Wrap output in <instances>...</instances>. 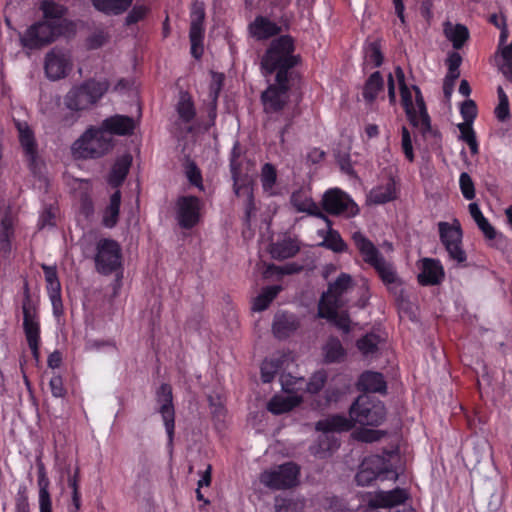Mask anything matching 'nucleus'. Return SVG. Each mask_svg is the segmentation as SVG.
<instances>
[{"instance_id":"1","label":"nucleus","mask_w":512,"mask_h":512,"mask_svg":"<svg viewBox=\"0 0 512 512\" xmlns=\"http://www.w3.org/2000/svg\"><path fill=\"white\" fill-rule=\"evenodd\" d=\"M295 49V40L291 35H280L273 39L260 61L262 74L268 77L284 73L285 77L293 78V68L301 62Z\"/></svg>"},{"instance_id":"2","label":"nucleus","mask_w":512,"mask_h":512,"mask_svg":"<svg viewBox=\"0 0 512 512\" xmlns=\"http://www.w3.org/2000/svg\"><path fill=\"white\" fill-rule=\"evenodd\" d=\"M395 76L399 85L401 105L408 121L413 127H420L422 133L429 132L431 120L420 88L416 85H412L411 88L407 86L404 71L400 66L395 68Z\"/></svg>"},{"instance_id":"3","label":"nucleus","mask_w":512,"mask_h":512,"mask_svg":"<svg viewBox=\"0 0 512 512\" xmlns=\"http://www.w3.org/2000/svg\"><path fill=\"white\" fill-rule=\"evenodd\" d=\"M351 239L364 263L372 267L381 281L388 285L397 281V272L392 262L387 261L376 245L362 232L356 231Z\"/></svg>"},{"instance_id":"4","label":"nucleus","mask_w":512,"mask_h":512,"mask_svg":"<svg viewBox=\"0 0 512 512\" xmlns=\"http://www.w3.org/2000/svg\"><path fill=\"white\" fill-rule=\"evenodd\" d=\"M116 142L108 138L98 126H89L73 143L72 152L79 159H99L109 154Z\"/></svg>"},{"instance_id":"5","label":"nucleus","mask_w":512,"mask_h":512,"mask_svg":"<svg viewBox=\"0 0 512 512\" xmlns=\"http://www.w3.org/2000/svg\"><path fill=\"white\" fill-rule=\"evenodd\" d=\"M392 451H384L383 455H370L362 461L355 481L359 486H369L374 480H395L397 472L393 467Z\"/></svg>"},{"instance_id":"6","label":"nucleus","mask_w":512,"mask_h":512,"mask_svg":"<svg viewBox=\"0 0 512 512\" xmlns=\"http://www.w3.org/2000/svg\"><path fill=\"white\" fill-rule=\"evenodd\" d=\"M108 90L106 81L89 80L79 86L72 87L64 96V105L71 112L89 109Z\"/></svg>"},{"instance_id":"7","label":"nucleus","mask_w":512,"mask_h":512,"mask_svg":"<svg viewBox=\"0 0 512 512\" xmlns=\"http://www.w3.org/2000/svg\"><path fill=\"white\" fill-rule=\"evenodd\" d=\"M349 413L355 424L377 427L386 418V407L377 397L361 394L351 404Z\"/></svg>"},{"instance_id":"8","label":"nucleus","mask_w":512,"mask_h":512,"mask_svg":"<svg viewBox=\"0 0 512 512\" xmlns=\"http://www.w3.org/2000/svg\"><path fill=\"white\" fill-rule=\"evenodd\" d=\"M292 80L293 78L285 77L284 73L275 75L274 82L270 83L260 96L265 114L280 113L288 105Z\"/></svg>"},{"instance_id":"9","label":"nucleus","mask_w":512,"mask_h":512,"mask_svg":"<svg viewBox=\"0 0 512 512\" xmlns=\"http://www.w3.org/2000/svg\"><path fill=\"white\" fill-rule=\"evenodd\" d=\"M439 239L448 253L449 259L462 265L467 261V254L463 248V230L460 222L454 219L452 223L441 221L437 224Z\"/></svg>"},{"instance_id":"10","label":"nucleus","mask_w":512,"mask_h":512,"mask_svg":"<svg viewBox=\"0 0 512 512\" xmlns=\"http://www.w3.org/2000/svg\"><path fill=\"white\" fill-rule=\"evenodd\" d=\"M300 467L289 461L260 474V482L271 490H286L295 487L299 482Z\"/></svg>"},{"instance_id":"11","label":"nucleus","mask_w":512,"mask_h":512,"mask_svg":"<svg viewBox=\"0 0 512 512\" xmlns=\"http://www.w3.org/2000/svg\"><path fill=\"white\" fill-rule=\"evenodd\" d=\"M155 400L158 405L157 411L161 416L167 434V446L172 450L175 434V407L172 386L168 383H162L156 390Z\"/></svg>"},{"instance_id":"12","label":"nucleus","mask_w":512,"mask_h":512,"mask_svg":"<svg viewBox=\"0 0 512 512\" xmlns=\"http://www.w3.org/2000/svg\"><path fill=\"white\" fill-rule=\"evenodd\" d=\"M60 33L61 29L55 22L40 21L20 34V43L25 48L38 49L53 42Z\"/></svg>"},{"instance_id":"13","label":"nucleus","mask_w":512,"mask_h":512,"mask_svg":"<svg viewBox=\"0 0 512 512\" xmlns=\"http://www.w3.org/2000/svg\"><path fill=\"white\" fill-rule=\"evenodd\" d=\"M94 257L96 270L104 275L116 271L121 266V249L112 239H100L96 244Z\"/></svg>"},{"instance_id":"14","label":"nucleus","mask_w":512,"mask_h":512,"mask_svg":"<svg viewBox=\"0 0 512 512\" xmlns=\"http://www.w3.org/2000/svg\"><path fill=\"white\" fill-rule=\"evenodd\" d=\"M322 207L325 212L335 216L354 217L359 212L357 204L339 188L329 189L325 192Z\"/></svg>"},{"instance_id":"15","label":"nucleus","mask_w":512,"mask_h":512,"mask_svg":"<svg viewBox=\"0 0 512 512\" xmlns=\"http://www.w3.org/2000/svg\"><path fill=\"white\" fill-rule=\"evenodd\" d=\"M202 201L197 196H179L175 203L176 220L180 228L190 230L201 220Z\"/></svg>"},{"instance_id":"16","label":"nucleus","mask_w":512,"mask_h":512,"mask_svg":"<svg viewBox=\"0 0 512 512\" xmlns=\"http://www.w3.org/2000/svg\"><path fill=\"white\" fill-rule=\"evenodd\" d=\"M72 68L69 54L61 49L54 48L45 56L44 69L51 80L64 78Z\"/></svg>"},{"instance_id":"17","label":"nucleus","mask_w":512,"mask_h":512,"mask_svg":"<svg viewBox=\"0 0 512 512\" xmlns=\"http://www.w3.org/2000/svg\"><path fill=\"white\" fill-rule=\"evenodd\" d=\"M23 328L27 343L32 351L34 359L38 362L39 353V340H40V325L37 319L35 309L29 304H23Z\"/></svg>"},{"instance_id":"18","label":"nucleus","mask_w":512,"mask_h":512,"mask_svg":"<svg viewBox=\"0 0 512 512\" xmlns=\"http://www.w3.org/2000/svg\"><path fill=\"white\" fill-rule=\"evenodd\" d=\"M300 328L297 315L287 311H278L273 319L272 332L275 338L285 340Z\"/></svg>"},{"instance_id":"19","label":"nucleus","mask_w":512,"mask_h":512,"mask_svg":"<svg viewBox=\"0 0 512 512\" xmlns=\"http://www.w3.org/2000/svg\"><path fill=\"white\" fill-rule=\"evenodd\" d=\"M420 269L417 280L422 286L439 285L444 280L445 271L439 259L423 258Z\"/></svg>"},{"instance_id":"20","label":"nucleus","mask_w":512,"mask_h":512,"mask_svg":"<svg viewBox=\"0 0 512 512\" xmlns=\"http://www.w3.org/2000/svg\"><path fill=\"white\" fill-rule=\"evenodd\" d=\"M251 37L258 41L268 40L274 36H280L281 26L266 16L258 15L248 26Z\"/></svg>"},{"instance_id":"21","label":"nucleus","mask_w":512,"mask_h":512,"mask_svg":"<svg viewBox=\"0 0 512 512\" xmlns=\"http://www.w3.org/2000/svg\"><path fill=\"white\" fill-rule=\"evenodd\" d=\"M356 387L359 391L364 392L363 394L368 392L386 393L387 383L380 372L365 371L359 376Z\"/></svg>"},{"instance_id":"22","label":"nucleus","mask_w":512,"mask_h":512,"mask_svg":"<svg viewBox=\"0 0 512 512\" xmlns=\"http://www.w3.org/2000/svg\"><path fill=\"white\" fill-rule=\"evenodd\" d=\"M397 183L393 176H389L385 183H381L371 189L369 193V200L373 204H385L397 198Z\"/></svg>"},{"instance_id":"23","label":"nucleus","mask_w":512,"mask_h":512,"mask_svg":"<svg viewBox=\"0 0 512 512\" xmlns=\"http://www.w3.org/2000/svg\"><path fill=\"white\" fill-rule=\"evenodd\" d=\"M355 426V421L352 420L350 415L346 417L341 414H336L328 419L318 421L316 423V430L323 433L346 432Z\"/></svg>"},{"instance_id":"24","label":"nucleus","mask_w":512,"mask_h":512,"mask_svg":"<svg viewBox=\"0 0 512 512\" xmlns=\"http://www.w3.org/2000/svg\"><path fill=\"white\" fill-rule=\"evenodd\" d=\"M98 127L103 133H107L111 140H115V136H126L128 134V116L116 114L107 117Z\"/></svg>"},{"instance_id":"25","label":"nucleus","mask_w":512,"mask_h":512,"mask_svg":"<svg viewBox=\"0 0 512 512\" xmlns=\"http://www.w3.org/2000/svg\"><path fill=\"white\" fill-rule=\"evenodd\" d=\"M130 92H132V87L130 86ZM142 116V107L139 101V97L137 94L132 95L130 93V145L133 144V150L137 153L140 151V138L139 135L135 132L139 120Z\"/></svg>"},{"instance_id":"26","label":"nucleus","mask_w":512,"mask_h":512,"mask_svg":"<svg viewBox=\"0 0 512 512\" xmlns=\"http://www.w3.org/2000/svg\"><path fill=\"white\" fill-rule=\"evenodd\" d=\"M406 500V493L400 488L388 492H378L369 501L372 508H389L404 503Z\"/></svg>"},{"instance_id":"27","label":"nucleus","mask_w":512,"mask_h":512,"mask_svg":"<svg viewBox=\"0 0 512 512\" xmlns=\"http://www.w3.org/2000/svg\"><path fill=\"white\" fill-rule=\"evenodd\" d=\"M302 402V397L297 395L292 396H282L275 395L273 396L268 404L267 409L274 415H281L287 412H290L297 406H299Z\"/></svg>"},{"instance_id":"28","label":"nucleus","mask_w":512,"mask_h":512,"mask_svg":"<svg viewBox=\"0 0 512 512\" xmlns=\"http://www.w3.org/2000/svg\"><path fill=\"white\" fill-rule=\"evenodd\" d=\"M292 206L298 212H305L311 216L323 217L318 205L305 192L298 190L292 193L290 197Z\"/></svg>"},{"instance_id":"29","label":"nucleus","mask_w":512,"mask_h":512,"mask_svg":"<svg viewBox=\"0 0 512 512\" xmlns=\"http://www.w3.org/2000/svg\"><path fill=\"white\" fill-rule=\"evenodd\" d=\"M384 88V80L379 71L372 73L362 89V96L366 103L372 104Z\"/></svg>"},{"instance_id":"30","label":"nucleus","mask_w":512,"mask_h":512,"mask_svg":"<svg viewBox=\"0 0 512 512\" xmlns=\"http://www.w3.org/2000/svg\"><path fill=\"white\" fill-rule=\"evenodd\" d=\"M353 280L351 275L340 273L334 282L328 284L327 291L324 292L327 297L340 302L341 297L352 287Z\"/></svg>"},{"instance_id":"31","label":"nucleus","mask_w":512,"mask_h":512,"mask_svg":"<svg viewBox=\"0 0 512 512\" xmlns=\"http://www.w3.org/2000/svg\"><path fill=\"white\" fill-rule=\"evenodd\" d=\"M176 112L182 123H191L196 117V108L191 95L188 92H181L176 105Z\"/></svg>"},{"instance_id":"32","label":"nucleus","mask_w":512,"mask_h":512,"mask_svg":"<svg viewBox=\"0 0 512 512\" xmlns=\"http://www.w3.org/2000/svg\"><path fill=\"white\" fill-rule=\"evenodd\" d=\"M38 488H39V506L40 509L52 508L51 498L48 491L50 481L46 474V469L41 461L37 462Z\"/></svg>"},{"instance_id":"33","label":"nucleus","mask_w":512,"mask_h":512,"mask_svg":"<svg viewBox=\"0 0 512 512\" xmlns=\"http://www.w3.org/2000/svg\"><path fill=\"white\" fill-rule=\"evenodd\" d=\"M325 363L341 362L346 356V351L341 341L336 337H330L323 346Z\"/></svg>"},{"instance_id":"34","label":"nucleus","mask_w":512,"mask_h":512,"mask_svg":"<svg viewBox=\"0 0 512 512\" xmlns=\"http://www.w3.org/2000/svg\"><path fill=\"white\" fill-rule=\"evenodd\" d=\"M285 362V356H272L266 358L261 364V379L264 383H270L273 381L277 373L283 367Z\"/></svg>"},{"instance_id":"35","label":"nucleus","mask_w":512,"mask_h":512,"mask_svg":"<svg viewBox=\"0 0 512 512\" xmlns=\"http://www.w3.org/2000/svg\"><path fill=\"white\" fill-rule=\"evenodd\" d=\"M281 290L282 287L280 285L264 287L260 294L254 299L252 309L258 312L266 310Z\"/></svg>"},{"instance_id":"36","label":"nucleus","mask_w":512,"mask_h":512,"mask_svg":"<svg viewBox=\"0 0 512 512\" xmlns=\"http://www.w3.org/2000/svg\"><path fill=\"white\" fill-rule=\"evenodd\" d=\"M339 445L338 440L334 436L324 433V435L318 438L317 444L312 448V453L319 458H325L338 449Z\"/></svg>"},{"instance_id":"37","label":"nucleus","mask_w":512,"mask_h":512,"mask_svg":"<svg viewBox=\"0 0 512 512\" xmlns=\"http://www.w3.org/2000/svg\"><path fill=\"white\" fill-rule=\"evenodd\" d=\"M121 194L120 191H115L110 197V203L104 211L102 223L108 228H112L117 223L119 215Z\"/></svg>"},{"instance_id":"38","label":"nucleus","mask_w":512,"mask_h":512,"mask_svg":"<svg viewBox=\"0 0 512 512\" xmlns=\"http://www.w3.org/2000/svg\"><path fill=\"white\" fill-rule=\"evenodd\" d=\"M299 251V247L291 239H285L277 242L271 247V255L275 259L283 260L295 256Z\"/></svg>"},{"instance_id":"39","label":"nucleus","mask_w":512,"mask_h":512,"mask_svg":"<svg viewBox=\"0 0 512 512\" xmlns=\"http://www.w3.org/2000/svg\"><path fill=\"white\" fill-rule=\"evenodd\" d=\"M128 174V155L120 157L112 167L109 175V184L118 187L122 184Z\"/></svg>"},{"instance_id":"40","label":"nucleus","mask_w":512,"mask_h":512,"mask_svg":"<svg viewBox=\"0 0 512 512\" xmlns=\"http://www.w3.org/2000/svg\"><path fill=\"white\" fill-rule=\"evenodd\" d=\"M445 35L452 42L455 49H461L469 38L468 28L462 24L445 27Z\"/></svg>"},{"instance_id":"41","label":"nucleus","mask_w":512,"mask_h":512,"mask_svg":"<svg viewBox=\"0 0 512 512\" xmlns=\"http://www.w3.org/2000/svg\"><path fill=\"white\" fill-rule=\"evenodd\" d=\"M457 128L460 131L459 139L468 145L471 154H478L479 144L477 141L476 133L473 129V123H459Z\"/></svg>"},{"instance_id":"42","label":"nucleus","mask_w":512,"mask_h":512,"mask_svg":"<svg viewBox=\"0 0 512 512\" xmlns=\"http://www.w3.org/2000/svg\"><path fill=\"white\" fill-rule=\"evenodd\" d=\"M322 246L335 252L343 253L348 251V245L337 230L329 229L324 237Z\"/></svg>"},{"instance_id":"43","label":"nucleus","mask_w":512,"mask_h":512,"mask_svg":"<svg viewBox=\"0 0 512 512\" xmlns=\"http://www.w3.org/2000/svg\"><path fill=\"white\" fill-rule=\"evenodd\" d=\"M277 181V171L271 163H265L261 169V184L263 191L269 195H275L273 190Z\"/></svg>"},{"instance_id":"44","label":"nucleus","mask_w":512,"mask_h":512,"mask_svg":"<svg viewBox=\"0 0 512 512\" xmlns=\"http://www.w3.org/2000/svg\"><path fill=\"white\" fill-rule=\"evenodd\" d=\"M94 7L106 14H120L128 6V0H92Z\"/></svg>"},{"instance_id":"45","label":"nucleus","mask_w":512,"mask_h":512,"mask_svg":"<svg viewBox=\"0 0 512 512\" xmlns=\"http://www.w3.org/2000/svg\"><path fill=\"white\" fill-rule=\"evenodd\" d=\"M339 306L340 302L327 297L326 294L323 293L319 301L318 316L331 321L337 316Z\"/></svg>"},{"instance_id":"46","label":"nucleus","mask_w":512,"mask_h":512,"mask_svg":"<svg viewBox=\"0 0 512 512\" xmlns=\"http://www.w3.org/2000/svg\"><path fill=\"white\" fill-rule=\"evenodd\" d=\"M380 343L379 335L375 333H367L356 342L357 349L365 356L373 355L378 351Z\"/></svg>"},{"instance_id":"47","label":"nucleus","mask_w":512,"mask_h":512,"mask_svg":"<svg viewBox=\"0 0 512 512\" xmlns=\"http://www.w3.org/2000/svg\"><path fill=\"white\" fill-rule=\"evenodd\" d=\"M13 235V222L10 216L6 215L1 220L0 226V251L7 254L11 250L10 238Z\"/></svg>"},{"instance_id":"48","label":"nucleus","mask_w":512,"mask_h":512,"mask_svg":"<svg viewBox=\"0 0 512 512\" xmlns=\"http://www.w3.org/2000/svg\"><path fill=\"white\" fill-rule=\"evenodd\" d=\"M204 35L205 31L194 29L189 31V40L191 44L190 53L196 60L201 59L204 53Z\"/></svg>"},{"instance_id":"49","label":"nucleus","mask_w":512,"mask_h":512,"mask_svg":"<svg viewBox=\"0 0 512 512\" xmlns=\"http://www.w3.org/2000/svg\"><path fill=\"white\" fill-rule=\"evenodd\" d=\"M230 172L233 180V190L234 193L239 196L241 194L242 189L248 190V187L244 183H241V163L238 160V157L233 153L230 158Z\"/></svg>"},{"instance_id":"50","label":"nucleus","mask_w":512,"mask_h":512,"mask_svg":"<svg viewBox=\"0 0 512 512\" xmlns=\"http://www.w3.org/2000/svg\"><path fill=\"white\" fill-rule=\"evenodd\" d=\"M41 10L43 11L45 19L52 20L51 22H57L64 16L65 8L53 1H43L41 3Z\"/></svg>"},{"instance_id":"51","label":"nucleus","mask_w":512,"mask_h":512,"mask_svg":"<svg viewBox=\"0 0 512 512\" xmlns=\"http://www.w3.org/2000/svg\"><path fill=\"white\" fill-rule=\"evenodd\" d=\"M41 268L45 274L48 292L54 293V297H57L58 292H61V285L58 279L56 266H48L46 264H42Z\"/></svg>"},{"instance_id":"52","label":"nucleus","mask_w":512,"mask_h":512,"mask_svg":"<svg viewBox=\"0 0 512 512\" xmlns=\"http://www.w3.org/2000/svg\"><path fill=\"white\" fill-rule=\"evenodd\" d=\"M17 127L21 145L25 149L26 153L33 158L35 154V142L32 131L27 125H22L20 123L17 124Z\"/></svg>"},{"instance_id":"53","label":"nucleus","mask_w":512,"mask_h":512,"mask_svg":"<svg viewBox=\"0 0 512 512\" xmlns=\"http://www.w3.org/2000/svg\"><path fill=\"white\" fill-rule=\"evenodd\" d=\"M499 103L495 108L496 118L504 122L510 118L509 99L501 86L497 88Z\"/></svg>"},{"instance_id":"54","label":"nucleus","mask_w":512,"mask_h":512,"mask_svg":"<svg viewBox=\"0 0 512 512\" xmlns=\"http://www.w3.org/2000/svg\"><path fill=\"white\" fill-rule=\"evenodd\" d=\"M190 29L189 31H194V29H198L201 31H205L204 29V19H205V9L203 3L196 2L193 4L190 12Z\"/></svg>"},{"instance_id":"55","label":"nucleus","mask_w":512,"mask_h":512,"mask_svg":"<svg viewBox=\"0 0 512 512\" xmlns=\"http://www.w3.org/2000/svg\"><path fill=\"white\" fill-rule=\"evenodd\" d=\"M327 377V373L324 370H318L313 373L307 382V392L311 394L320 392L327 382Z\"/></svg>"},{"instance_id":"56","label":"nucleus","mask_w":512,"mask_h":512,"mask_svg":"<svg viewBox=\"0 0 512 512\" xmlns=\"http://www.w3.org/2000/svg\"><path fill=\"white\" fill-rule=\"evenodd\" d=\"M459 186L461 193L466 200H473L475 198L474 182L467 172H462L460 174Z\"/></svg>"},{"instance_id":"57","label":"nucleus","mask_w":512,"mask_h":512,"mask_svg":"<svg viewBox=\"0 0 512 512\" xmlns=\"http://www.w3.org/2000/svg\"><path fill=\"white\" fill-rule=\"evenodd\" d=\"M365 60L368 64H372L373 67H380L383 64L384 57L378 43L373 42L369 44Z\"/></svg>"},{"instance_id":"58","label":"nucleus","mask_w":512,"mask_h":512,"mask_svg":"<svg viewBox=\"0 0 512 512\" xmlns=\"http://www.w3.org/2000/svg\"><path fill=\"white\" fill-rule=\"evenodd\" d=\"M478 109L475 101L465 100L460 107V114L463 118L462 123H473L477 117Z\"/></svg>"},{"instance_id":"59","label":"nucleus","mask_w":512,"mask_h":512,"mask_svg":"<svg viewBox=\"0 0 512 512\" xmlns=\"http://www.w3.org/2000/svg\"><path fill=\"white\" fill-rule=\"evenodd\" d=\"M401 138L402 149L405 154V157L408 161L412 162L414 160L412 139L408 128L405 126H403L401 129Z\"/></svg>"},{"instance_id":"60","label":"nucleus","mask_w":512,"mask_h":512,"mask_svg":"<svg viewBox=\"0 0 512 512\" xmlns=\"http://www.w3.org/2000/svg\"><path fill=\"white\" fill-rule=\"evenodd\" d=\"M186 176H187L189 182L192 185L202 189V175H201V171H200V169L194 163H190L187 166Z\"/></svg>"},{"instance_id":"61","label":"nucleus","mask_w":512,"mask_h":512,"mask_svg":"<svg viewBox=\"0 0 512 512\" xmlns=\"http://www.w3.org/2000/svg\"><path fill=\"white\" fill-rule=\"evenodd\" d=\"M149 11V7L143 4L135 5L132 9H130V31L132 30L131 26L143 20Z\"/></svg>"},{"instance_id":"62","label":"nucleus","mask_w":512,"mask_h":512,"mask_svg":"<svg viewBox=\"0 0 512 512\" xmlns=\"http://www.w3.org/2000/svg\"><path fill=\"white\" fill-rule=\"evenodd\" d=\"M224 82V75L221 73L213 74V81L210 84V97L214 102L217 101Z\"/></svg>"},{"instance_id":"63","label":"nucleus","mask_w":512,"mask_h":512,"mask_svg":"<svg viewBox=\"0 0 512 512\" xmlns=\"http://www.w3.org/2000/svg\"><path fill=\"white\" fill-rule=\"evenodd\" d=\"M52 395L55 397H64L66 390L63 385V380L59 375H55L50 379L49 382Z\"/></svg>"},{"instance_id":"64","label":"nucleus","mask_w":512,"mask_h":512,"mask_svg":"<svg viewBox=\"0 0 512 512\" xmlns=\"http://www.w3.org/2000/svg\"><path fill=\"white\" fill-rule=\"evenodd\" d=\"M383 436V432L380 430L374 429H364L359 432L358 438L366 443H372L378 441Z\"/></svg>"}]
</instances>
